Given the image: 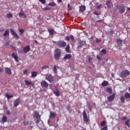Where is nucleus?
Segmentation results:
<instances>
[{
    "label": "nucleus",
    "mask_w": 130,
    "mask_h": 130,
    "mask_svg": "<svg viewBox=\"0 0 130 130\" xmlns=\"http://www.w3.org/2000/svg\"><path fill=\"white\" fill-rule=\"evenodd\" d=\"M19 16L20 17V18H23V19H26V18H27V16H26V15H25V14L24 13H19Z\"/></svg>",
    "instance_id": "obj_22"
},
{
    "label": "nucleus",
    "mask_w": 130,
    "mask_h": 130,
    "mask_svg": "<svg viewBox=\"0 0 130 130\" xmlns=\"http://www.w3.org/2000/svg\"><path fill=\"white\" fill-rule=\"evenodd\" d=\"M124 97L125 99H130V93L128 92H126L124 94Z\"/></svg>",
    "instance_id": "obj_29"
},
{
    "label": "nucleus",
    "mask_w": 130,
    "mask_h": 130,
    "mask_svg": "<svg viewBox=\"0 0 130 130\" xmlns=\"http://www.w3.org/2000/svg\"><path fill=\"white\" fill-rule=\"evenodd\" d=\"M56 116V114L53 112H50V118H54Z\"/></svg>",
    "instance_id": "obj_21"
},
{
    "label": "nucleus",
    "mask_w": 130,
    "mask_h": 130,
    "mask_svg": "<svg viewBox=\"0 0 130 130\" xmlns=\"http://www.w3.org/2000/svg\"><path fill=\"white\" fill-rule=\"evenodd\" d=\"M111 76H112L113 78H114V73H112V74H111Z\"/></svg>",
    "instance_id": "obj_64"
},
{
    "label": "nucleus",
    "mask_w": 130,
    "mask_h": 130,
    "mask_svg": "<svg viewBox=\"0 0 130 130\" xmlns=\"http://www.w3.org/2000/svg\"><path fill=\"white\" fill-rule=\"evenodd\" d=\"M30 49V46H26L23 49L24 53H27V52H28V51H29Z\"/></svg>",
    "instance_id": "obj_15"
},
{
    "label": "nucleus",
    "mask_w": 130,
    "mask_h": 130,
    "mask_svg": "<svg viewBox=\"0 0 130 130\" xmlns=\"http://www.w3.org/2000/svg\"><path fill=\"white\" fill-rule=\"evenodd\" d=\"M96 22H99L100 23H101L102 22H103V20H97Z\"/></svg>",
    "instance_id": "obj_61"
},
{
    "label": "nucleus",
    "mask_w": 130,
    "mask_h": 130,
    "mask_svg": "<svg viewBox=\"0 0 130 130\" xmlns=\"http://www.w3.org/2000/svg\"><path fill=\"white\" fill-rule=\"evenodd\" d=\"M57 1L58 3H59V4L62 2V0H57Z\"/></svg>",
    "instance_id": "obj_63"
},
{
    "label": "nucleus",
    "mask_w": 130,
    "mask_h": 130,
    "mask_svg": "<svg viewBox=\"0 0 130 130\" xmlns=\"http://www.w3.org/2000/svg\"><path fill=\"white\" fill-rule=\"evenodd\" d=\"M2 72H4V69L0 68V73H2Z\"/></svg>",
    "instance_id": "obj_59"
},
{
    "label": "nucleus",
    "mask_w": 130,
    "mask_h": 130,
    "mask_svg": "<svg viewBox=\"0 0 130 130\" xmlns=\"http://www.w3.org/2000/svg\"><path fill=\"white\" fill-rule=\"evenodd\" d=\"M53 71L54 74H57V70L56 69V66L55 65L54 66Z\"/></svg>",
    "instance_id": "obj_38"
},
{
    "label": "nucleus",
    "mask_w": 130,
    "mask_h": 130,
    "mask_svg": "<svg viewBox=\"0 0 130 130\" xmlns=\"http://www.w3.org/2000/svg\"><path fill=\"white\" fill-rule=\"evenodd\" d=\"M47 10H50V8H49L48 7H45V8H43V11H46Z\"/></svg>",
    "instance_id": "obj_47"
},
{
    "label": "nucleus",
    "mask_w": 130,
    "mask_h": 130,
    "mask_svg": "<svg viewBox=\"0 0 130 130\" xmlns=\"http://www.w3.org/2000/svg\"><path fill=\"white\" fill-rule=\"evenodd\" d=\"M41 86L45 88H48V83L45 80H43L41 82Z\"/></svg>",
    "instance_id": "obj_11"
},
{
    "label": "nucleus",
    "mask_w": 130,
    "mask_h": 130,
    "mask_svg": "<svg viewBox=\"0 0 130 130\" xmlns=\"http://www.w3.org/2000/svg\"><path fill=\"white\" fill-rule=\"evenodd\" d=\"M10 31L11 34L14 36V38H16V39H19V36L17 34V32L13 29V28H10Z\"/></svg>",
    "instance_id": "obj_6"
},
{
    "label": "nucleus",
    "mask_w": 130,
    "mask_h": 130,
    "mask_svg": "<svg viewBox=\"0 0 130 130\" xmlns=\"http://www.w3.org/2000/svg\"><path fill=\"white\" fill-rule=\"evenodd\" d=\"M70 38L72 41H75V38H74V36H71Z\"/></svg>",
    "instance_id": "obj_50"
},
{
    "label": "nucleus",
    "mask_w": 130,
    "mask_h": 130,
    "mask_svg": "<svg viewBox=\"0 0 130 130\" xmlns=\"http://www.w3.org/2000/svg\"><path fill=\"white\" fill-rule=\"evenodd\" d=\"M19 31L20 32V34H23V33H24V30H23V29H19Z\"/></svg>",
    "instance_id": "obj_48"
},
{
    "label": "nucleus",
    "mask_w": 130,
    "mask_h": 130,
    "mask_svg": "<svg viewBox=\"0 0 130 130\" xmlns=\"http://www.w3.org/2000/svg\"><path fill=\"white\" fill-rule=\"evenodd\" d=\"M23 74H24V75H27V74H28V70H24V71H23Z\"/></svg>",
    "instance_id": "obj_53"
},
{
    "label": "nucleus",
    "mask_w": 130,
    "mask_h": 130,
    "mask_svg": "<svg viewBox=\"0 0 130 130\" xmlns=\"http://www.w3.org/2000/svg\"><path fill=\"white\" fill-rule=\"evenodd\" d=\"M119 9V13L120 14H124V12H125V7H124V6L122 5L120 6Z\"/></svg>",
    "instance_id": "obj_10"
},
{
    "label": "nucleus",
    "mask_w": 130,
    "mask_h": 130,
    "mask_svg": "<svg viewBox=\"0 0 130 130\" xmlns=\"http://www.w3.org/2000/svg\"><path fill=\"white\" fill-rule=\"evenodd\" d=\"M6 96H7V99L9 100V99H11V98H13V95H9V94L7 93Z\"/></svg>",
    "instance_id": "obj_40"
},
{
    "label": "nucleus",
    "mask_w": 130,
    "mask_h": 130,
    "mask_svg": "<svg viewBox=\"0 0 130 130\" xmlns=\"http://www.w3.org/2000/svg\"><path fill=\"white\" fill-rule=\"evenodd\" d=\"M79 44H86V42H85V41H81Z\"/></svg>",
    "instance_id": "obj_55"
},
{
    "label": "nucleus",
    "mask_w": 130,
    "mask_h": 130,
    "mask_svg": "<svg viewBox=\"0 0 130 130\" xmlns=\"http://www.w3.org/2000/svg\"><path fill=\"white\" fill-rule=\"evenodd\" d=\"M20 104V99H17L14 101V107H17Z\"/></svg>",
    "instance_id": "obj_12"
},
{
    "label": "nucleus",
    "mask_w": 130,
    "mask_h": 130,
    "mask_svg": "<svg viewBox=\"0 0 130 130\" xmlns=\"http://www.w3.org/2000/svg\"><path fill=\"white\" fill-rule=\"evenodd\" d=\"M7 18H13V14L12 13H9L7 15Z\"/></svg>",
    "instance_id": "obj_42"
},
{
    "label": "nucleus",
    "mask_w": 130,
    "mask_h": 130,
    "mask_svg": "<svg viewBox=\"0 0 130 130\" xmlns=\"http://www.w3.org/2000/svg\"><path fill=\"white\" fill-rule=\"evenodd\" d=\"M101 41H102L101 39L96 38V39H95V42L96 43H100V42H101Z\"/></svg>",
    "instance_id": "obj_39"
},
{
    "label": "nucleus",
    "mask_w": 130,
    "mask_h": 130,
    "mask_svg": "<svg viewBox=\"0 0 130 130\" xmlns=\"http://www.w3.org/2000/svg\"><path fill=\"white\" fill-rule=\"evenodd\" d=\"M5 73L7 74V75H12V71L9 68H5Z\"/></svg>",
    "instance_id": "obj_16"
},
{
    "label": "nucleus",
    "mask_w": 130,
    "mask_h": 130,
    "mask_svg": "<svg viewBox=\"0 0 130 130\" xmlns=\"http://www.w3.org/2000/svg\"><path fill=\"white\" fill-rule=\"evenodd\" d=\"M86 10V7L84 6H81L79 7V12H81V13H84L85 11Z\"/></svg>",
    "instance_id": "obj_19"
},
{
    "label": "nucleus",
    "mask_w": 130,
    "mask_h": 130,
    "mask_svg": "<svg viewBox=\"0 0 130 130\" xmlns=\"http://www.w3.org/2000/svg\"><path fill=\"white\" fill-rule=\"evenodd\" d=\"M39 1L41 3V4H43V5H45L46 4V1L45 0H39Z\"/></svg>",
    "instance_id": "obj_41"
},
{
    "label": "nucleus",
    "mask_w": 130,
    "mask_h": 130,
    "mask_svg": "<svg viewBox=\"0 0 130 130\" xmlns=\"http://www.w3.org/2000/svg\"><path fill=\"white\" fill-rule=\"evenodd\" d=\"M46 79L50 82H53V76L50 74L46 75Z\"/></svg>",
    "instance_id": "obj_5"
},
{
    "label": "nucleus",
    "mask_w": 130,
    "mask_h": 130,
    "mask_svg": "<svg viewBox=\"0 0 130 130\" xmlns=\"http://www.w3.org/2000/svg\"><path fill=\"white\" fill-rule=\"evenodd\" d=\"M53 93L55 96H57V97H58L60 95V92H59V90L58 89H56L55 90L53 91Z\"/></svg>",
    "instance_id": "obj_18"
},
{
    "label": "nucleus",
    "mask_w": 130,
    "mask_h": 130,
    "mask_svg": "<svg viewBox=\"0 0 130 130\" xmlns=\"http://www.w3.org/2000/svg\"><path fill=\"white\" fill-rule=\"evenodd\" d=\"M101 126H105L106 125V121H103L101 123Z\"/></svg>",
    "instance_id": "obj_37"
},
{
    "label": "nucleus",
    "mask_w": 130,
    "mask_h": 130,
    "mask_svg": "<svg viewBox=\"0 0 130 130\" xmlns=\"http://www.w3.org/2000/svg\"><path fill=\"white\" fill-rule=\"evenodd\" d=\"M25 85L26 86H34V83H32V82L29 81L28 80H25Z\"/></svg>",
    "instance_id": "obj_17"
},
{
    "label": "nucleus",
    "mask_w": 130,
    "mask_h": 130,
    "mask_svg": "<svg viewBox=\"0 0 130 130\" xmlns=\"http://www.w3.org/2000/svg\"><path fill=\"white\" fill-rule=\"evenodd\" d=\"M109 83L108 82V81H104L102 83V86H103V87H105L106 86H108Z\"/></svg>",
    "instance_id": "obj_23"
},
{
    "label": "nucleus",
    "mask_w": 130,
    "mask_h": 130,
    "mask_svg": "<svg viewBox=\"0 0 130 130\" xmlns=\"http://www.w3.org/2000/svg\"><path fill=\"white\" fill-rule=\"evenodd\" d=\"M55 53L54 56V57L56 60H58L59 58H60V56H61V50L59 49H56L55 50Z\"/></svg>",
    "instance_id": "obj_1"
},
{
    "label": "nucleus",
    "mask_w": 130,
    "mask_h": 130,
    "mask_svg": "<svg viewBox=\"0 0 130 130\" xmlns=\"http://www.w3.org/2000/svg\"><path fill=\"white\" fill-rule=\"evenodd\" d=\"M127 119V117L126 116H124L121 118V120H126Z\"/></svg>",
    "instance_id": "obj_49"
},
{
    "label": "nucleus",
    "mask_w": 130,
    "mask_h": 130,
    "mask_svg": "<svg viewBox=\"0 0 130 130\" xmlns=\"http://www.w3.org/2000/svg\"><path fill=\"white\" fill-rule=\"evenodd\" d=\"M72 58V55L70 54H66L63 57V59L67 60V59H71Z\"/></svg>",
    "instance_id": "obj_13"
},
{
    "label": "nucleus",
    "mask_w": 130,
    "mask_h": 130,
    "mask_svg": "<svg viewBox=\"0 0 130 130\" xmlns=\"http://www.w3.org/2000/svg\"><path fill=\"white\" fill-rule=\"evenodd\" d=\"M120 100L122 103H124L125 102V97L123 95H121L120 98Z\"/></svg>",
    "instance_id": "obj_25"
},
{
    "label": "nucleus",
    "mask_w": 130,
    "mask_h": 130,
    "mask_svg": "<svg viewBox=\"0 0 130 130\" xmlns=\"http://www.w3.org/2000/svg\"><path fill=\"white\" fill-rule=\"evenodd\" d=\"M68 8L69 11H72V10H73V7H72V6H71V5H70L69 4L68 5Z\"/></svg>",
    "instance_id": "obj_43"
},
{
    "label": "nucleus",
    "mask_w": 130,
    "mask_h": 130,
    "mask_svg": "<svg viewBox=\"0 0 130 130\" xmlns=\"http://www.w3.org/2000/svg\"><path fill=\"white\" fill-rule=\"evenodd\" d=\"M117 44L118 45H121L122 44V40L120 38L117 39Z\"/></svg>",
    "instance_id": "obj_26"
},
{
    "label": "nucleus",
    "mask_w": 130,
    "mask_h": 130,
    "mask_svg": "<svg viewBox=\"0 0 130 130\" xmlns=\"http://www.w3.org/2000/svg\"><path fill=\"white\" fill-rule=\"evenodd\" d=\"M65 50L68 53L70 52V45H68L65 49Z\"/></svg>",
    "instance_id": "obj_34"
},
{
    "label": "nucleus",
    "mask_w": 130,
    "mask_h": 130,
    "mask_svg": "<svg viewBox=\"0 0 130 130\" xmlns=\"http://www.w3.org/2000/svg\"><path fill=\"white\" fill-rule=\"evenodd\" d=\"M94 15H96V16H99V15H100V13L98 12L94 11L93 12Z\"/></svg>",
    "instance_id": "obj_45"
},
{
    "label": "nucleus",
    "mask_w": 130,
    "mask_h": 130,
    "mask_svg": "<svg viewBox=\"0 0 130 130\" xmlns=\"http://www.w3.org/2000/svg\"><path fill=\"white\" fill-rule=\"evenodd\" d=\"M48 31L50 34V35H53L54 33V29H48Z\"/></svg>",
    "instance_id": "obj_30"
},
{
    "label": "nucleus",
    "mask_w": 130,
    "mask_h": 130,
    "mask_svg": "<svg viewBox=\"0 0 130 130\" xmlns=\"http://www.w3.org/2000/svg\"><path fill=\"white\" fill-rule=\"evenodd\" d=\"M7 121H8V118H7V116L5 115L3 116L2 118V121L3 123H5V122H7Z\"/></svg>",
    "instance_id": "obj_20"
},
{
    "label": "nucleus",
    "mask_w": 130,
    "mask_h": 130,
    "mask_svg": "<svg viewBox=\"0 0 130 130\" xmlns=\"http://www.w3.org/2000/svg\"><path fill=\"white\" fill-rule=\"evenodd\" d=\"M66 40L67 41H70V37H66Z\"/></svg>",
    "instance_id": "obj_56"
},
{
    "label": "nucleus",
    "mask_w": 130,
    "mask_h": 130,
    "mask_svg": "<svg viewBox=\"0 0 130 130\" xmlns=\"http://www.w3.org/2000/svg\"><path fill=\"white\" fill-rule=\"evenodd\" d=\"M8 35H10V29H6L5 32H4L3 36L5 37L6 36H8Z\"/></svg>",
    "instance_id": "obj_24"
},
{
    "label": "nucleus",
    "mask_w": 130,
    "mask_h": 130,
    "mask_svg": "<svg viewBox=\"0 0 130 130\" xmlns=\"http://www.w3.org/2000/svg\"><path fill=\"white\" fill-rule=\"evenodd\" d=\"M88 108H89V110H90V111H91V110H92V106H89V107H88Z\"/></svg>",
    "instance_id": "obj_60"
},
{
    "label": "nucleus",
    "mask_w": 130,
    "mask_h": 130,
    "mask_svg": "<svg viewBox=\"0 0 130 130\" xmlns=\"http://www.w3.org/2000/svg\"><path fill=\"white\" fill-rule=\"evenodd\" d=\"M101 130H108V128L107 126H105V127H103Z\"/></svg>",
    "instance_id": "obj_46"
},
{
    "label": "nucleus",
    "mask_w": 130,
    "mask_h": 130,
    "mask_svg": "<svg viewBox=\"0 0 130 130\" xmlns=\"http://www.w3.org/2000/svg\"><path fill=\"white\" fill-rule=\"evenodd\" d=\"M95 7H96L97 9H102V5L100 4L99 5V3H98L95 4Z\"/></svg>",
    "instance_id": "obj_33"
},
{
    "label": "nucleus",
    "mask_w": 130,
    "mask_h": 130,
    "mask_svg": "<svg viewBox=\"0 0 130 130\" xmlns=\"http://www.w3.org/2000/svg\"><path fill=\"white\" fill-rule=\"evenodd\" d=\"M35 116L37 118V123H39L40 122V120H41V117L39 115V113L38 112L35 113Z\"/></svg>",
    "instance_id": "obj_7"
},
{
    "label": "nucleus",
    "mask_w": 130,
    "mask_h": 130,
    "mask_svg": "<svg viewBox=\"0 0 130 130\" xmlns=\"http://www.w3.org/2000/svg\"><path fill=\"white\" fill-rule=\"evenodd\" d=\"M57 45L59 47H66L67 46V43L63 41H58L57 42Z\"/></svg>",
    "instance_id": "obj_4"
},
{
    "label": "nucleus",
    "mask_w": 130,
    "mask_h": 130,
    "mask_svg": "<svg viewBox=\"0 0 130 130\" xmlns=\"http://www.w3.org/2000/svg\"><path fill=\"white\" fill-rule=\"evenodd\" d=\"M38 73L36 72H32L31 73V77L32 78H35V77H37Z\"/></svg>",
    "instance_id": "obj_31"
},
{
    "label": "nucleus",
    "mask_w": 130,
    "mask_h": 130,
    "mask_svg": "<svg viewBox=\"0 0 130 130\" xmlns=\"http://www.w3.org/2000/svg\"><path fill=\"white\" fill-rule=\"evenodd\" d=\"M6 113L8 115H10V114H11V112L10 111V110H7Z\"/></svg>",
    "instance_id": "obj_54"
},
{
    "label": "nucleus",
    "mask_w": 130,
    "mask_h": 130,
    "mask_svg": "<svg viewBox=\"0 0 130 130\" xmlns=\"http://www.w3.org/2000/svg\"><path fill=\"white\" fill-rule=\"evenodd\" d=\"M18 53H23V50L20 49L18 50Z\"/></svg>",
    "instance_id": "obj_51"
},
{
    "label": "nucleus",
    "mask_w": 130,
    "mask_h": 130,
    "mask_svg": "<svg viewBox=\"0 0 130 130\" xmlns=\"http://www.w3.org/2000/svg\"><path fill=\"white\" fill-rule=\"evenodd\" d=\"M96 58L99 60H102V58H101V57L99 55L96 56Z\"/></svg>",
    "instance_id": "obj_44"
},
{
    "label": "nucleus",
    "mask_w": 130,
    "mask_h": 130,
    "mask_svg": "<svg viewBox=\"0 0 130 130\" xmlns=\"http://www.w3.org/2000/svg\"><path fill=\"white\" fill-rule=\"evenodd\" d=\"M129 122H130V119H128L125 122V124H126V125H127V126H128V127H130Z\"/></svg>",
    "instance_id": "obj_32"
},
{
    "label": "nucleus",
    "mask_w": 130,
    "mask_h": 130,
    "mask_svg": "<svg viewBox=\"0 0 130 130\" xmlns=\"http://www.w3.org/2000/svg\"><path fill=\"white\" fill-rule=\"evenodd\" d=\"M114 98H115V93H113L107 98L108 101L109 102H111V101H113L114 100Z\"/></svg>",
    "instance_id": "obj_8"
},
{
    "label": "nucleus",
    "mask_w": 130,
    "mask_h": 130,
    "mask_svg": "<svg viewBox=\"0 0 130 130\" xmlns=\"http://www.w3.org/2000/svg\"><path fill=\"white\" fill-rule=\"evenodd\" d=\"M9 44H10L9 43V42H7V43H5V46H9Z\"/></svg>",
    "instance_id": "obj_58"
},
{
    "label": "nucleus",
    "mask_w": 130,
    "mask_h": 130,
    "mask_svg": "<svg viewBox=\"0 0 130 130\" xmlns=\"http://www.w3.org/2000/svg\"><path fill=\"white\" fill-rule=\"evenodd\" d=\"M41 69L42 71H43V70H46L47 69H49V67L45 66L42 67Z\"/></svg>",
    "instance_id": "obj_36"
},
{
    "label": "nucleus",
    "mask_w": 130,
    "mask_h": 130,
    "mask_svg": "<svg viewBox=\"0 0 130 130\" xmlns=\"http://www.w3.org/2000/svg\"><path fill=\"white\" fill-rule=\"evenodd\" d=\"M129 71L128 70L122 71L120 74L121 78H126L127 76H129Z\"/></svg>",
    "instance_id": "obj_2"
},
{
    "label": "nucleus",
    "mask_w": 130,
    "mask_h": 130,
    "mask_svg": "<svg viewBox=\"0 0 130 130\" xmlns=\"http://www.w3.org/2000/svg\"><path fill=\"white\" fill-rule=\"evenodd\" d=\"M56 4L54 2L50 3L48 4V6H50L51 7H55Z\"/></svg>",
    "instance_id": "obj_35"
},
{
    "label": "nucleus",
    "mask_w": 130,
    "mask_h": 130,
    "mask_svg": "<svg viewBox=\"0 0 130 130\" xmlns=\"http://www.w3.org/2000/svg\"><path fill=\"white\" fill-rule=\"evenodd\" d=\"M71 108V106H67V109H70Z\"/></svg>",
    "instance_id": "obj_62"
},
{
    "label": "nucleus",
    "mask_w": 130,
    "mask_h": 130,
    "mask_svg": "<svg viewBox=\"0 0 130 130\" xmlns=\"http://www.w3.org/2000/svg\"><path fill=\"white\" fill-rule=\"evenodd\" d=\"M12 57H13V58H14L15 61H16V62H19V58L18 57V54L15 52V53H13L12 54Z\"/></svg>",
    "instance_id": "obj_9"
},
{
    "label": "nucleus",
    "mask_w": 130,
    "mask_h": 130,
    "mask_svg": "<svg viewBox=\"0 0 130 130\" xmlns=\"http://www.w3.org/2000/svg\"><path fill=\"white\" fill-rule=\"evenodd\" d=\"M23 123L24 125H26V124H28L29 123L28 122V121H23Z\"/></svg>",
    "instance_id": "obj_52"
},
{
    "label": "nucleus",
    "mask_w": 130,
    "mask_h": 130,
    "mask_svg": "<svg viewBox=\"0 0 130 130\" xmlns=\"http://www.w3.org/2000/svg\"><path fill=\"white\" fill-rule=\"evenodd\" d=\"M106 90L107 91V92L108 93H109V94H112V88H110V87H107L106 89Z\"/></svg>",
    "instance_id": "obj_27"
},
{
    "label": "nucleus",
    "mask_w": 130,
    "mask_h": 130,
    "mask_svg": "<svg viewBox=\"0 0 130 130\" xmlns=\"http://www.w3.org/2000/svg\"><path fill=\"white\" fill-rule=\"evenodd\" d=\"M111 3V2L110 1H108L106 3V5L107 6V8L108 9H111V6H110V4Z\"/></svg>",
    "instance_id": "obj_28"
},
{
    "label": "nucleus",
    "mask_w": 130,
    "mask_h": 130,
    "mask_svg": "<svg viewBox=\"0 0 130 130\" xmlns=\"http://www.w3.org/2000/svg\"><path fill=\"white\" fill-rule=\"evenodd\" d=\"M106 53H107V51L106 50V49H103L100 52L99 54L100 55L102 56V55H105Z\"/></svg>",
    "instance_id": "obj_14"
},
{
    "label": "nucleus",
    "mask_w": 130,
    "mask_h": 130,
    "mask_svg": "<svg viewBox=\"0 0 130 130\" xmlns=\"http://www.w3.org/2000/svg\"><path fill=\"white\" fill-rule=\"evenodd\" d=\"M5 30H6V29H5V28L0 29V32H4V31H5Z\"/></svg>",
    "instance_id": "obj_57"
},
{
    "label": "nucleus",
    "mask_w": 130,
    "mask_h": 130,
    "mask_svg": "<svg viewBox=\"0 0 130 130\" xmlns=\"http://www.w3.org/2000/svg\"><path fill=\"white\" fill-rule=\"evenodd\" d=\"M83 121H84V122H89L90 119L88 118V115H87V113H86L85 110H84L83 112Z\"/></svg>",
    "instance_id": "obj_3"
}]
</instances>
